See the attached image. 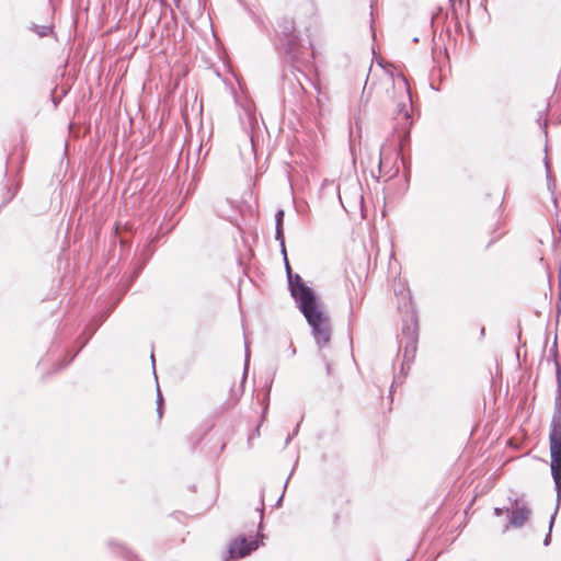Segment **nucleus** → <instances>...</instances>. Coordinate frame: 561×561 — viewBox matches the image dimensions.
<instances>
[{"label":"nucleus","mask_w":561,"mask_h":561,"mask_svg":"<svg viewBox=\"0 0 561 561\" xmlns=\"http://www.w3.org/2000/svg\"><path fill=\"white\" fill-rule=\"evenodd\" d=\"M508 500L511 506L506 508V513L508 514V522L504 526V531L508 530L511 527L522 528L528 522L531 515V510L527 503L519 501L517 497H510Z\"/></svg>","instance_id":"nucleus-6"},{"label":"nucleus","mask_w":561,"mask_h":561,"mask_svg":"<svg viewBox=\"0 0 561 561\" xmlns=\"http://www.w3.org/2000/svg\"><path fill=\"white\" fill-rule=\"evenodd\" d=\"M284 259V262H285V268H286V274H287V277L289 276V273H293V270L290 267V264L288 262V259L286 257H283Z\"/></svg>","instance_id":"nucleus-24"},{"label":"nucleus","mask_w":561,"mask_h":561,"mask_svg":"<svg viewBox=\"0 0 561 561\" xmlns=\"http://www.w3.org/2000/svg\"><path fill=\"white\" fill-rule=\"evenodd\" d=\"M279 50L285 55L286 59L294 64H301L305 61V48L298 36H289L286 41L279 43Z\"/></svg>","instance_id":"nucleus-7"},{"label":"nucleus","mask_w":561,"mask_h":561,"mask_svg":"<svg viewBox=\"0 0 561 561\" xmlns=\"http://www.w3.org/2000/svg\"><path fill=\"white\" fill-rule=\"evenodd\" d=\"M290 477H293V473H289V477H288V478H290ZM288 481H289V479H287V481L285 482L284 491H285V490H286V488H287Z\"/></svg>","instance_id":"nucleus-30"},{"label":"nucleus","mask_w":561,"mask_h":561,"mask_svg":"<svg viewBox=\"0 0 561 561\" xmlns=\"http://www.w3.org/2000/svg\"><path fill=\"white\" fill-rule=\"evenodd\" d=\"M504 513H506V508H501V507H495V508H494V514H495L496 516H501V515H503Z\"/></svg>","instance_id":"nucleus-26"},{"label":"nucleus","mask_w":561,"mask_h":561,"mask_svg":"<svg viewBox=\"0 0 561 561\" xmlns=\"http://www.w3.org/2000/svg\"><path fill=\"white\" fill-rule=\"evenodd\" d=\"M320 357H321V359H322V362H323V364H324V366H325L327 375H328V376H332V365H331V363L329 362V359L327 358V356H325V354H324L323 350H322V351H320Z\"/></svg>","instance_id":"nucleus-18"},{"label":"nucleus","mask_w":561,"mask_h":561,"mask_svg":"<svg viewBox=\"0 0 561 561\" xmlns=\"http://www.w3.org/2000/svg\"><path fill=\"white\" fill-rule=\"evenodd\" d=\"M409 306H410V311H407V313H405V318H404V319H410V314H411V312H412V311H414V312H415V310H414V309H413V307H412V302H409Z\"/></svg>","instance_id":"nucleus-27"},{"label":"nucleus","mask_w":561,"mask_h":561,"mask_svg":"<svg viewBox=\"0 0 561 561\" xmlns=\"http://www.w3.org/2000/svg\"><path fill=\"white\" fill-rule=\"evenodd\" d=\"M140 271H141V267H139V270L136 272L135 276H138V274H140Z\"/></svg>","instance_id":"nucleus-33"},{"label":"nucleus","mask_w":561,"mask_h":561,"mask_svg":"<svg viewBox=\"0 0 561 561\" xmlns=\"http://www.w3.org/2000/svg\"><path fill=\"white\" fill-rule=\"evenodd\" d=\"M248 367H249V350L247 348L245 350V364H244V371H243L242 382H244V380L247 378Z\"/></svg>","instance_id":"nucleus-22"},{"label":"nucleus","mask_w":561,"mask_h":561,"mask_svg":"<svg viewBox=\"0 0 561 561\" xmlns=\"http://www.w3.org/2000/svg\"><path fill=\"white\" fill-rule=\"evenodd\" d=\"M551 476L558 500L561 496V373L557 369V396L549 431Z\"/></svg>","instance_id":"nucleus-1"},{"label":"nucleus","mask_w":561,"mask_h":561,"mask_svg":"<svg viewBox=\"0 0 561 561\" xmlns=\"http://www.w3.org/2000/svg\"><path fill=\"white\" fill-rule=\"evenodd\" d=\"M399 352H403V362L401 364V374L407 375L411 364L413 363L417 343H419V328L417 314L412 311L410 319H404L402 323L401 334L398 335Z\"/></svg>","instance_id":"nucleus-3"},{"label":"nucleus","mask_w":561,"mask_h":561,"mask_svg":"<svg viewBox=\"0 0 561 561\" xmlns=\"http://www.w3.org/2000/svg\"><path fill=\"white\" fill-rule=\"evenodd\" d=\"M288 353H289L290 357L296 355V347L294 346L293 343H290L289 346H288Z\"/></svg>","instance_id":"nucleus-25"},{"label":"nucleus","mask_w":561,"mask_h":561,"mask_svg":"<svg viewBox=\"0 0 561 561\" xmlns=\"http://www.w3.org/2000/svg\"><path fill=\"white\" fill-rule=\"evenodd\" d=\"M480 334H481V336L484 335V328L481 329Z\"/></svg>","instance_id":"nucleus-32"},{"label":"nucleus","mask_w":561,"mask_h":561,"mask_svg":"<svg viewBox=\"0 0 561 561\" xmlns=\"http://www.w3.org/2000/svg\"><path fill=\"white\" fill-rule=\"evenodd\" d=\"M108 545H110V547L117 548L122 552L126 551V547L123 543H121V542H116L114 540H111V541H108Z\"/></svg>","instance_id":"nucleus-21"},{"label":"nucleus","mask_w":561,"mask_h":561,"mask_svg":"<svg viewBox=\"0 0 561 561\" xmlns=\"http://www.w3.org/2000/svg\"><path fill=\"white\" fill-rule=\"evenodd\" d=\"M249 121H250V124H252V122L254 121V117L251 114H249Z\"/></svg>","instance_id":"nucleus-31"},{"label":"nucleus","mask_w":561,"mask_h":561,"mask_svg":"<svg viewBox=\"0 0 561 561\" xmlns=\"http://www.w3.org/2000/svg\"><path fill=\"white\" fill-rule=\"evenodd\" d=\"M30 30L36 33L39 37H46L53 33V26L50 25L32 24Z\"/></svg>","instance_id":"nucleus-14"},{"label":"nucleus","mask_w":561,"mask_h":561,"mask_svg":"<svg viewBox=\"0 0 561 561\" xmlns=\"http://www.w3.org/2000/svg\"><path fill=\"white\" fill-rule=\"evenodd\" d=\"M288 289L294 298L297 308L304 307L319 299L314 290L309 287L299 274L289 273L287 277Z\"/></svg>","instance_id":"nucleus-5"},{"label":"nucleus","mask_w":561,"mask_h":561,"mask_svg":"<svg viewBox=\"0 0 561 561\" xmlns=\"http://www.w3.org/2000/svg\"><path fill=\"white\" fill-rule=\"evenodd\" d=\"M398 88L404 92V101L398 103L397 116L401 117L407 125H411L412 101L409 85L404 78L398 82Z\"/></svg>","instance_id":"nucleus-8"},{"label":"nucleus","mask_w":561,"mask_h":561,"mask_svg":"<svg viewBox=\"0 0 561 561\" xmlns=\"http://www.w3.org/2000/svg\"><path fill=\"white\" fill-rule=\"evenodd\" d=\"M251 145L253 146V136H250Z\"/></svg>","instance_id":"nucleus-35"},{"label":"nucleus","mask_w":561,"mask_h":561,"mask_svg":"<svg viewBox=\"0 0 561 561\" xmlns=\"http://www.w3.org/2000/svg\"><path fill=\"white\" fill-rule=\"evenodd\" d=\"M162 404H163V398H162L160 388L158 386L157 387V413H158L159 419L162 417Z\"/></svg>","instance_id":"nucleus-17"},{"label":"nucleus","mask_w":561,"mask_h":561,"mask_svg":"<svg viewBox=\"0 0 561 561\" xmlns=\"http://www.w3.org/2000/svg\"><path fill=\"white\" fill-rule=\"evenodd\" d=\"M298 431H299V424L295 427V430H293V434L287 436L286 442H285L286 446L290 443L293 437L298 434Z\"/></svg>","instance_id":"nucleus-23"},{"label":"nucleus","mask_w":561,"mask_h":561,"mask_svg":"<svg viewBox=\"0 0 561 561\" xmlns=\"http://www.w3.org/2000/svg\"><path fill=\"white\" fill-rule=\"evenodd\" d=\"M284 493H285V492L283 491L282 495L279 496V499H278V500H277V502H276V505H279V504H280V502L283 501Z\"/></svg>","instance_id":"nucleus-29"},{"label":"nucleus","mask_w":561,"mask_h":561,"mask_svg":"<svg viewBox=\"0 0 561 561\" xmlns=\"http://www.w3.org/2000/svg\"><path fill=\"white\" fill-rule=\"evenodd\" d=\"M311 328V334L319 351H322L331 341L332 325L329 316L322 310L319 299L298 308Z\"/></svg>","instance_id":"nucleus-2"},{"label":"nucleus","mask_w":561,"mask_h":561,"mask_svg":"<svg viewBox=\"0 0 561 561\" xmlns=\"http://www.w3.org/2000/svg\"><path fill=\"white\" fill-rule=\"evenodd\" d=\"M275 239L279 241L282 255L286 259L287 251L285 247L284 227H275Z\"/></svg>","instance_id":"nucleus-16"},{"label":"nucleus","mask_w":561,"mask_h":561,"mask_svg":"<svg viewBox=\"0 0 561 561\" xmlns=\"http://www.w3.org/2000/svg\"><path fill=\"white\" fill-rule=\"evenodd\" d=\"M284 216L285 213L283 209H278L275 214V227H284Z\"/></svg>","instance_id":"nucleus-19"},{"label":"nucleus","mask_w":561,"mask_h":561,"mask_svg":"<svg viewBox=\"0 0 561 561\" xmlns=\"http://www.w3.org/2000/svg\"><path fill=\"white\" fill-rule=\"evenodd\" d=\"M545 164H546V172H547V181H548V186L550 187V185H554L553 183V179H552V175H551V172L549 170V160H548V157L545 158Z\"/></svg>","instance_id":"nucleus-20"},{"label":"nucleus","mask_w":561,"mask_h":561,"mask_svg":"<svg viewBox=\"0 0 561 561\" xmlns=\"http://www.w3.org/2000/svg\"><path fill=\"white\" fill-rule=\"evenodd\" d=\"M279 43H282L283 41H286L287 37L289 36H297L295 34V26H294V23L291 21H287L285 20L283 23L279 24Z\"/></svg>","instance_id":"nucleus-11"},{"label":"nucleus","mask_w":561,"mask_h":561,"mask_svg":"<svg viewBox=\"0 0 561 561\" xmlns=\"http://www.w3.org/2000/svg\"><path fill=\"white\" fill-rule=\"evenodd\" d=\"M413 42H414V43H417V42H419V38H417V37H414V38H413Z\"/></svg>","instance_id":"nucleus-34"},{"label":"nucleus","mask_w":561,"mask_h":561,"mask_svg":"<svg viewBox=\"0 0 561 561\" xmlns=\"http://www.w3.org/2000/svg\"><path fill=\"white\" fill-rule=\"evenodd\" d=\"M560 500L557 499V506H556V510H554V513L551 515L550 517V522H549V530H548V534L546 535L545 539H543V546H549L550 542H551V531H552V527H553V524H554V520H556V516H557V513H558V510H559V505H560Z\"/></svg>","instance_id":"nucleus-15"},{"label":"nucleus","mask_w":561,"mask_h":561,"mask_svg":"<svg viewBox=\"0 0 561 561\" xmlns=\"http://www.w3.org/2000/svg\"><path fill=\"white\" fill-rule=\"evenodd\" d=\"M260 513V523L257 525V531L255 538L252 536L239 535L231 539L228 545L227 554L222 558V561L237 560L249 556L255 551L262 543L264 535L260 533L262 527V520L264 516V499L261 496V507L257 508Z\"/></svg>","instance_id":"nucleus-4"},{"label":"nucleus","mask_w":561,"mask_h":561,"mask_svg":"<svg viewBox=\"0 0 561 561\" xmlns=\"http://www.w3.org/2000/svg\"><path fill=\"white\" fill-rule=\"evenodd\" d=\"M321 191L324 195H327V194L336 195L339 201L342 203L341 195H340V185L337 183H335L334 180H328V179L324 180L321 185Z\"/></svg>","instance_id":"nucleus-12"},{"label":"nucleus","mask_w":561,"mask_h":561,"mask_svg":"<svg viewBox=\"0 0 561 561\" xmlns=\"http://www.w3.org/2000/svg\"><path fill=\"white\" fill-rule=\"evenodd\" d=\"M451 27L454 28L455 33H457V34L462 32V27H461V23H460V18L450 16V22H449V24L445 28L446 35L448 36L449 39H453V30H451ZM454 41H456V39L454 38Z\"/></svg>","instance_id":"nucleus-13"},{"label":"nucleus","mask_w":561,"mask_h":561,"mask_svg":"<svg viewBox=\"0 0 561 561\" xmlns=\"http://www.w3.org/2000/svg\"><path fill=\"white\" fill-rule=\"evenodd\" d=\"M151 363H152L153 374L156 375V368H154V355H153V353H151Z\"/></svg>","instance_id":"nucleus-28"},{"label":"nucleus","mask_w":561,"mask_h":561,"mask_svg":"<svg viewBox=\"0 0 561 561\" xmlns=\"http://www.w3.org/2000/svg\"><path fill=\"white\" fill-rule=\"evenodd\" d=\"M450 2V16L460 18L462 12L469 13V0H449Z\"/></svg>","instance_id":"nucleus-10"},{"label":"nucleus","mask_w":561,"mask_h":561,"mask_svg":"<svg viewBox=\"0 0 561 561\" xmlns=\"http://www.w3.org/2000/svg\"><path fill=\"white\" fill-rule=\"evenodd\" d=\"M96 329L92 330L91 333H89L87 336H79V341L81 342L79 348L72 354V355H68L64 360H61L60 363H58L55 367V371H59L61 369H64L65 367H67L75 358L76 356L79 354V352L87 345V343L90 341V339L92 337L94 331Z\"/></svg>","instance_id":"nucleus-9"}]
</instances>
